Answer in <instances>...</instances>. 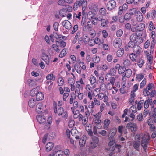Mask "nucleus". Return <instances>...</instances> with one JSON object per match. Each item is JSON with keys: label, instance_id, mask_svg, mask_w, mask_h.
<instances>
[{"label": "nucleus", "instance_id": "obj_1", "mask_svg": "<svg viewBox=\"0 0 156 156\" xmlns=\"http://www.w3.org/2000/svg\"><path fill=\"white\" fill-rule=\"evenodd\" d=\"M100 16L98 15L95 11H89L87 16L89 20L87 22V26L88 28H92L93 25L96 26L98 23L99 20H100Z\"/></svg>", "mask_w": 156, "mask_h": 156}, {"label": "nucleus", "instance_id": "obj_2", "mask_svg": "<svg viewBox=\"0 0 156 156\" xmlns=\"http://www.w3.org/2000/svg\"><path fill=\"white\" fill-rule=\"evenodd\" d=\"M150 136L148 133L144 134L142 136V139L141 141V145L145 151L147 150V146L148 145Z\"/></svg>", "mask_w": 156, "mask_h": 156}, {"label": "nucleus", "instance_id": "obj_3", "mask_svg": "<svg viewBox=\"0 0 156 156\" xmlns=\"http://www.w3.org/2000/svg\"><path fill=\"white\" fill-rule=\"evenodd\" d=\"M98 142V138L95 136H93L92 138L91 141L87 147L88 149H94L97 147Z\"/></svg>", "mask_w": 156, "mask_h": 156}, {"label": "nucleus", "instance_id": "obj_4", "mask_svg": "<svg viewBox=\"0 0 156 156\" xmlns=\"http://www.w3.org/2000/svg\"><path fill=\"white\" fill-rule=\"evenodd\" d=\"M54 112L55 113H57L59 115H62L64 118H67L68 117V114L67 111H64V108L62 107H60L57 110V106H55Z\"/></svg>", "mask_w": 156, "mask_h": 156}, {"label": "nucleus", "instance_id": "obj_5", "mask_svg": "<svg viewBox=\"0 0 156 156\" xmlns=\"http://www.w3.org/2000/svg\"><path fill=\"white\" fill-rule=\"evenodd\" d=\"M115 143V140L113 138H111L108 142V145L110 147L108 150L111 151L109 153V155L110 156H112L115 153V146H112Z\"/></svg>", "mask_w": 156, "mask_h": 156}, {"label": "nucleus", "instance_id": "obj_6", "mask_svg": "<svg viewBox=\"0 0 156 156\" xmlns=\"http://www.w3.org/2000/svg\"><path fill=\"white\" fill-rule=\"evenodd\" d=\"M94 107V104L93 101H91L90 104L88 106L87 105V110L85 112V114L86 116H89L90 115V113L93 112Z\"/></svg>", "mask_w": 156, "mask_h": 156}, {"label": "nucleus", "instance_id": "obj_7", "mask_svg": "<svg viewBox=\"0 0 156 156\" xmlns=\"http://www.w3.org/2000/svg\"><path fill=\"white\" fill-rule=\"evenodd\" d=\"M74 119L78 118L79 121H81L83 118V115L79 112L78 110L75 111V110H71Z\"/></svg>", "mask_w": 156, "mask_h": 156}, {"label": "nucleus", "instance_id": "obj_8", "mask_svg": "<svg viewBox=\"0 0 156 156\" xmlns=\"http://www.w3.org/2000/svg\"><path fill=\"white\" fill-rule=\"evenodd\" d=\"M116 2L114 0H111L107 3V8L109 11H111L116 7Z\"/></svg>", "mask_w": 156, "mask_h": 156}, {"label": "nucleus", "instance_id": "obj_9", "mask_svg": "<svg viewBox=\"0 0 156 156\" xmlns=\"http://www.w3.org/2000/svg\"><path fill=\"white\" fill-rule=\"evenodd\" d=\"M113 44L115 48H118L121 47L122 44V40L120 38H115L114 40Z\"/></svg>", "mask_w": 156, "mask_h": 156}, {"label": "nucleus", "instance_id": "obj_10", "mask_svg": "<svg viewBox=\"0 0 156 156\" xmlns=\"http://www.w3.org/2000/svg\"><path fill=\"white\" fill-rule=\"evenodd\" d=\"M92 124L93 127L96 128L98 129H100L102 127L101 120L99 119H95L92 122Z\"/></svg>", "mask_w": 156, "mask_h": 156}, {"label": "nucleus", "instance_id": "obj_11", "mask_svg": "<svg viewBox=\"0 0 156 156\" xmlns=\"http://www.w3.org/2000/svg\"><path fill=\"white\" fill-rule=\"evenodd\" d=\"M78 2V3L79 5V7H80L82 6V10L83 12L85 10L87 6V2L84 0H76Z\"/></svg>", "mask_w": 156, "mask_h": 156}, {"label": "nucleus", "instance_id": "obj_12", "mask_svg": "<svg viewBox=\"0 0 156 156\" xmlns=\"http://www.w3.org/2000/svg\"><path fill=\"white\" fill-rule=\"evenodd\" d=\"M133 50L134 53L137 55H140L143 51L141 48L137 45H134Z\"/></svg>", "mask_w": 156, "mask_h": 156}, {"label": "nucleus", "instance_id": "obj_13", "mask_svg": "<svg viewBox=\"0 0 156 156\" xmlns=\"http://www.w3.org/2000/svg\"><path fill=\"white\" fill-rule=\"evenodd\" d=\"M127 4L126 3L123 4L122 6H121L119 7L118 8V14L119 15L122 14L123 12L127 10Z\"/></svg>", "mask_w": 156, "mask_h": 156}, {"label": "nucleus", "instance_id": "obj_14", "mask_svg": "<svg viewBox=\"0 0 156 156\" xmlns=\"http://www.w3.org/2000/svg\"><path fill=\"white\" fill-rule=\"evenodd\" d=\"M126 127L128 129H130L132 132H135L137 128L136 124L132 123L127 124L126 125Z\"/></svg>", "mask_w": 156, "mask_h": 156}, {"label": "nucleus", "instance_id": "obj_15", "mask_svg": "<svg viewBox=\"0 0 156 156\" xmlns=\"http://www.w3.org/2000/svg\"><path fill=\"white\" fill-rule=\"evenodd\" d=\"M99 18H100V20H99L98 22L101 21V25L103 27H107L109 24V22L108 20L103 19V17L102 16H100Z\"/></svg>", "mask_w": 156, "mask_h": 156}, {"label": "nucleus", "instance_id": "obj_16", "mask_svg": "<svg viewBox=\"0 0 156 156\" xmlns=\"http://www.w3.org/2000/svg\"><path fill=\"white\" fill-rule=\"evenodd\" d=\"M36 119L40 124H43L45 122L46 120V118L44 115H38L36 117Z\"/></svg>", "mask_w": 156, "mask_h": 156}, {"label": "nucleus", "instance_id": "obj_17", "mask_svg": "<svg viewBox=\"0 0 156 156\" xmlns=\"http://www.w3.org/2000/svg\"><path fill=\"white\" fill-rule=\"evenodd\" d=\"M145 57L147 60L148 61L149 63L151 64L153 62V56L151 55V52L148 51H146L145 53Z\"/></svg>", "mask_w": 156, "mask_h": 156}, {"label": "nucleus", "instance_id": "obj_18", "mask_svg": "<svg viewBox=\"0 0 156 156\" xmlns=\"http://www.w3.org/2000/svg\"><path fill=\"white\" fill-rule=\"evenodd\" d=\"M87 136L86 135H83L80 140L79 142V145L80 147H83L85 145Z\"/></svg>", "mask_w": 156, "mask_h": 156}, {"label": "nucleus", "instance_id": "obj_19", "mask_svg": "<svg viewBox=\"0 0 156 156\" xmlns=\"http://www.w3.org/2000/svg\"><path fill=\"white\" fill-rule=\"evenodd\" d=\"M135 97V93H134V91H131V94L130 95V98L129 102V105H132L133 104Z\"/></svg>", "mask_w": 156, "mask_h": 156}, {"label": "nucleus", "instance_id": "obj_20", "mask_svg": "<svg viewBox=\"0 0 156 156\" xmlns=\"http://www.w3.org/2000/svg\"><path fill=\"white\" fill-rule=\"evenodd\" d=\"M62 25L66 29H69L71 28L70 22L67 20H65L62 22Z\"/></svg>", "mask_w": 156, "mask_h": 156}, {"label": "nucleus", "instance_id": "obj_21", "mask_svg": "<svg viewBox=\"0 0 156 156\" xmlns=\"http://www.w3.org/2000/svg\"><path fill=\"white\" fill-rule=\"evenodd\" d=\"M37 104L36 100L34 98L30 99L28 101V105L31 108L34 107Z\"/></svg>", "mask_w": 156, "mask_h": 156}, {"label": "nucleus", "instance_id": "obj_22", "mask_svg": "<svg viewBox=\"0 0 156 156\" xmlns=\"http://www.w3.org/2000/svg\"><path fill=\"white\" fill-rule=\"evenodd\" d=\"M136 19L138 22H141L143 20V16L142 14L140 11H138L136 14Z\"/></svg>", "mask_w": 156, "mask_h": 156}, {"label": "nucleus", "instance_id": "obj_23", "mask_svg": "<svg viewBox=\"0 0 156 156\" xmlns=\"http://www.w3.org/2000/svg\"><path fill=\"white\" fill-rule=\"evenodd\" d=\"M78 110L80 113H83L85 112L87 110V105H79Z\"/></svg>", "mask_w": 156, "mask_h": 156}, {"label": "nucleus", "instance_id": "obj_24", "mask_svg": "<svg viewBox=\"0 0 156 156\" xmlns=\"http://www.w3.org/2000/svg\"><path fill=\"white\" fill-rule=\"evenodd\" d=\"M117 130L116 128H114L110 129L109 131V138H113L114 136L116 134Z\"/></svg>", "mask_w": 156, "mask_h": 156}, {"label": "nucleus", "instance_id": "obj_25", "mask_svg": "<svg viewBox=\"0 0 156 156\" xmlns=\"http://www.w3.org/2000/svg\"><path fill=\"white\" fill-rule=\"evenodd\" d=\"M76 87H79V88H80V89H82L83 87L82 85H84V83L83 82L82 79L81 78L79 80H78L76 82Z\"/></svg>", "mask_w": 156, "mask_h": 156}, {"label": "nucleus", "instance_id": "obj_26", "mask_svg": "<svg viewBox=\"0 0 156 156\" xmlns=\"http://www.w3.org/2000/svg\"><path fill=\"white\" fill-rule=\"evenodd\" d=\"M41 58L45 62L47 65L49 64V58L48 55L44 53H43L41 57Z\"/></svg>", "mask_w": 156, "mask_h": 156}, {"label": "nucleus", "instance_id": "obj_27", "mask_svg": "<svg viewBox=\"0 0 156 156\" xmlns=\"http://www.w3.org/2000/svg\"><path fill=\"white\" fill-rule=\"evenodd\" d=\"M110 121L109 119H107L104 121L103 128L105 130H107L110 124Z\"/></svg>", "mask_w": 156, "mask_h": 156}, {"label": "nucleus", "instance_id": "obj_28", "mask_svg": "<svg viewBox=\"0 0 156 156\" xmlns=\"http://www.w3.org/2000/svg\"><path fill=\"white\" fill-rule=\"evenodd\" d=\"M88 80L90 82L91 85L94 84L96 82V79L95 76L91 75L88 78Z\"/></svg>", "mask_w": 156, "mask_h": 156}, {"label": "nucleus", "instance_id": "obj_29", "mask_svg": "<svg viewBox=\"0 0 156 156\" xmlns=\"http://www.w3.org/2000/svg\"><path fill=\"white\" fill-rule=\"evenodd\" d=\"M54 144L52 142H49L47 143L45 146V148L46 151H49L53 148Z\"/></svg>", "mask_w": 156, "mask_h": 156}, {"label": "nucleus", "instance_id": "obj_30", "mask_svg": "<svg viewBox=\"0 0 156 156\" xmlns=\"http://www.w3.org/2000/svg\"><path fill=\"white\" fill-rule=\"evenodd\" d=\"M124 48H119L117 51L116 55L117 56L119 57H121L124 54Z\"/></svg>", "mask_w": 156, "mask_h": 156}, {"label": "nucleus", "instance_id": "obj_31", "mask_svg": "<svg viewBox=\"0 0 156 156\" xmlns=\"http://www.w3.org/2000/svg\"><path fill=\"white\" fill-rule=\"evenodd\" d=\"M138 55L135 53H131L129 54V57L131 61L136 62Z\"/></svg>", "mask_w": 156, "mask_h": 156}, {"label": "nucleus", "instance_id": "obj_32", "mask_svg": "<svg viewBox=\"0 0 156 156\" xmlns=\"http://www.w3.org/2000/svg\"><path fill=\"white\" fill-rule=\"evenodd\" d=\"M44 98L43 94L41 92H38L36 94V98L37 101L41 100Z\"/></svg>", "mask_w": 156, "mask_h": 156}, {"label": "nucleus", "instance_id": "obj_33", "mask_svg": "<svg viewBox=\"0 0 156 156\" xmlns=\"http://www.w3.org/2000/svg\"><path fill=\"white\" fill-rule=\"evenodd\" d=\"M76 128L75 127H73L72 129L71 130V131L69 129H67L66 131V133L67 134V137L68 138H69L70 137V132L72 134H75L76 133Z\"/></svg>", "mask_w": 156, "mask_h": 156}, {"label": "nucleus", "instance_id": "obj_34", "mask_svg": "<svg viewBox=\"0 0 156 156\" xmlns=\"http://www.w3.org/2000/svg\"><path fill=\"white\" fill-rule=\"evenodd\" d=\"M133 145L134 148L136 150L138 151H140V142H138L136 141H134L133 143Z\"/></svg>", "mask_w": 156, "mask_h": 156}, {"label": "nucleus", "instance_id": "obj_35", "mask_svg": "<svg viewBox=\"0 0 156 156\" xmlns=\"http://www.w3.org/2000/svg\"><path fill=\"white\" fill-rule=\"evenodd\" d=\"M46 79L48 80L54 81L55 79V76L52 73L49 74L46 76Z\"/></svg>", "mask_w": 156, "mask_h": 156}, {"label": "nucleus", "instance_id": "obj_36", "mask_svg": "<svg viewBox=\"0 0 156 156\" xmlns=\"http://www.w3.org/2000/svg\"><path fill=\"white\" fill-rule=\"evenodd\" d=\"M42 104L41 103H38L36 106V110L38 114L41 113L42 111Z\"/></svg>", "mask_w": 156, "mask_h": 156}, {"label": "nucleus", "instance_id": "obj_37", "mask_svg": "<svg viewBox=\"0 0 156 156\" xmlns=\"http://www.w3.org/2000/svg\"><path fill=\"white\" fill-rule=\"evenodd\" d=\"M151 102V98H148L145 101H144V108L145 109L147 108L149 106V102Z\"/></svg>", "mask_w": 156, "mask_h": 156}, {"label": "nucleus", "instance_id": "obj_38", "mask_svg": "<svg viewBox=\"0 0 156 156\" xmlns=\"http://www.w3.org/2000/svg\"><path fill=\"white\" fill-rule=\"evenodd\" d=\"M76 98V96L74 93L73 92L70 94V98L69 99V103L70 104H72L74 101L73 100H75Z\"/></svg>", "mask_w": 156, "mask_h": 156}, {"label": "nucleus", "instance_id": "obj_39", "mask_svg": "<svg viewBox=\"0 0 156 156\" xmlns=\"http://www.w3.org/2000/svg\"><path fill=\"white\" fill-rule=\"evenodd\" d=\"M102 84L100 85V89L102 90H105V89L110 90L111 87H108V86H106V85L103 83H101Z\"/></svg>", "mask_w": 156, "mask_h": 156}, {"label": "nucleus", "instance_id": "obj_40", "mask_svg": "<svg viewBox=\"0 0 156 156\" xmlns=\"http://www.w3.org/2000/svg\"><path fill=\"white\" fill-rule=\"evenodd\" d=\"M143 41V40L142 37L137 35L136 40L134 42V43L138 44H140Z\"/></svg>", "mask_w": 156, "mask_h": 156}, {"label": "nucleus", "instance_id": "obj_41", "mask_svg": "<svg viewBox=\"0 0 156 156\" xmlns=\"http://www.w3.org/2000/svg\"><path fill=\"white\" fill-rule=\"evenodd\" d=\"M52 48L57 53H59L60 51L58 45L54 44L52 45Z\"/></svg>", "mask_w": 156, "mask_h": 156}, {"label": "nucleus", "instance_id": "obj_42", "mask_svg": "<svg viewBox=\"0 0 156 156\" xmlns=\"http://www.w3.org/2000/svg\"><path fill=\"white\" fill-rule=\"evenodd\" d=\"M38 92V90L37 88H34L30 91V95L32 96H34Z\"/></svg>", "mask_w": 156, "mask_h": 156}, {"label": "nucleus", "instance_id": "obj_43", "mask_svg": "<svg viewBox=\"0 0 156 156\" xmlns=\"http://www.w3.org/2000/svg\"><path fill=\"white\" fill-rule=\"evenodd\" d=\"M132 74V71L130 69H127L125 71L124 75L128 78H129Z\"/></svg>", "mask_w": 156, "mask_h": 156}, {"label": "nucleus", "instance_id": "obj_44", "mask_svg": "<svg viewBox=\"0 0 156 156\" xmlns=\"http://www.w3.org/2000/svg\"><path fill=\"white\" fill-rule=\"evenodd\" d=\"M144 76L142 73L137 74L136 76L135 80L138 82L140 81L144 78Z\"/></svg>", "mask_w": 156, "mask_h": 156}, {"label": "nucleus", "instance_id": "obj_45", "mask_svg": "<svg viewBox=\"0 0 156 156\" xmlns=\"http://www.w3.org/2000/svg\"><path fill=\"white\" fill-rule=\"evenodd\" d=\"M91 126L90 125L87 126L86 128V130L88 132V135L90 136H92L93 134V133L91 130Z\"/></svg>", "mask_w": 156, "mask_h": 156}, {"label": "nucleus", "instance_id": "obj_46", "mask_svg": "<svg viewBox=\"0 0 156 156\" xmlns=\"http://www.w3.org/2000/svg\"><path fill=\"white\" fill-rule=\"evenodd\" d=\"M145 24L143 23H140L137 26L136 29L139 31L143 30L145 28Z\"/></svg>", "mask_w": 156, "mask_h": 156}, {"label": "nucleus", "instance_id": "obj_47", "mask_svg": "<svg viewBox=\"0 0 156 156\" xmlns=\"http://www.w3.org/2000/svg\"><path fill=\"white\" fill-rule=\"evenodd\" d=\"M131 64L130 61L128 59H125L123 62V66L124 67H127L129 66Z\"/></svg>", "mask_w": 156, "mask_h": 156}, {"label": "nucleus", "instance_id": "obj_48", "mask_svg": "<svg viewBox=\"0 0 156 156\" xmlns=\"http://www.w3.org/2000/svg\"><path fill=\"white\" fill-rule=\"evenodd\" d=\"M90 39L87 34H85L83 36V41L85 44H87L88 43Z\"/></svg>", "mask_w": 156, "mask_h": 156}, {"label": "nucleus", "instance_id": "obj_49", "mask_svg": "<svg viewBox=\"0 0 156 156\" xmlns=\"http://www.w3.org/2000/svg\"><path fill=\"white\" fill-rule=\"evenodd\" d=\"M73 104V106L71 107V110H75V109L79 108L78 102L77 101L75 100Z\"/></svg>", "mask_w": 156, "mask_h": 156}, {"label": "nucleus", "instance_id": "obj_50", "mask_svg": "<svg viewBox=\"0 0 156 156\" xmlns=\"http://www.w3.org/2000/svg\"><path fill=\"white\" fill-rule=\"evenodd\" d=\"M115 80V79L114 77H112L110 79V82L107 83V86L110 85L111 86L110 87H112L114 85Z\"/></svg>", "mask_w": 156, "mask_h": 156}, {"label": "nucleus", "instance_id": "obj_51", "mask_svg": "<svg viewBox=\"0 0 156 156\" xmlns=\"http://www.w3.org/2000/svg\"><path fill=\"white\" fill-rule=\"evenodd\" d=\"M144 102V100H141L139 101L137 104V109L138 110H140L141 109Z\"/></svg>", "mask_w": 156, "mask_h": 156}, {"label": "nucleus", "instance_id": "obj_52", "mask_svg": "<svg viewBox=\"0 0 156 156\" xmlns=\"http://www.w3.org/2000/svg\"><path fill=\"white\" fill-rule=\"evenodd\" d=\"M145 62L144 60L142 59H140L137 62V65L140 68H141Z\"/></svg>", "mask_w": 156, "mask_h": 156}, {"label": "nucleus", "instance_id": "obj_53", "mask_svg": "<svg viewBox=\"0 0 156 156\" xmlns=\"http://www.w3.org/2000/svg\"><path fill=\"white\" fill-rule=\"evenodd\" d=\"M80 66L78 64H75L74 66L75 70L79 74H80L81 73V69Z\"/></svg>", "mask_w": 156, "mask_h": 156}, {"label": "nucleus", "instance_id": "obj_54", "mask_svg": "<svg viewBox=\"0 0 156 156\" xmlns=\"http://www.w3.org/2000/svg\"><path fill=\"white\" fill-rule=\"evenodd\" d=\"M57 82L59 86H62L64 83V80L62 77H59L58 79Z\"/></svg>", "mask_w": 156, "mask_h": 156}, {"label": "nucleus", "instance_id": "obj_55", "mask_svg": "<svg viewBox=\"0 0 156 156\" xmlns=\"http://www.w3.org/2000/svg\"><path fill=\"white\" fill-rule=\"evenodd\" d=\"M137 35L136 33H133L130 36V39L131 41L135 42L136 39Z\"/></svg>", "mask_w": 156, "mask_h": 156}, {"label": "nucleus", "instance_id": "obj_56", "mask_svg": "<svg viewBox=\"0 0 156 156\" xmlns=\"http://www.w3.org/2000/svg\"><path fill=\"white\" fill-rule=\"evenodd\" d=\"M137 111V108L134 105H132L130 108L129 112L136 113Z\"/></svg>", "mask_w": 156, "mask_h": 156}, {"label": "nucleus", "instance_id": "obj_57", "mask_svg": "<svg viewBox=\"0 0 156 156\" xmlns=\"http://www.w3.org/2000/svg\"><path fill=\"white\" fill-rule=\"evenodd\" d=\"M146 88L148 90L151 91L154 90V87L153 83H151L148 84Z\"/></svg>", "mask_w": 156, "mask_h": 156}, {"label": "nucleus", "instance_id": "obj_58", "mask_svg": "<svg viewBox=\"0 0 156 156\" xmlns=\"http://www.w3.org/2000/svg\"><path fill=\"white\" fill-rule=\"evenodd\" d=\"M94 62L96 63H98L100 60V58L99 56H97L96 55H94L93 60Z\"/></svg>", "mask_w": 156, "mask_h": 156}, {"label": "nucleus", "instance_id": "obj_59", "mask_svg": "<svg viewBox=\"0 0 156 156\" xmlns=\"http://www.w3.org/2000/svg\"><path fill=\"white\" fill-rule=\"evenodd\" d=\"M67 49L66 48H64L60 53L59 56L60 58H62L66 54Z\"/></svg>", "mask_w": 156, "mask_h": 156}, {"label": "nucleus", "instance_id": "obj_60", "mask_svg": "<svg viewBox=\"0 0 156 156\" xmlns=\"http://www.w3.org/2000/svg\"><path fill=\"white\" fill-rule=\"evenodd\" d=\"M125 68L124 67L121 66L118 69V73L119 74H122L125 72Z\"/></svg>", "mask_w": 156, "mask_h": 156}, {"label": "nucleus", "instance_id": "obj_61", "mask_svg": "<svg viewBox=\"0 0 156 156\" xmlns=\"http://www.w3.org/2000/svg\"><path fill=\"white\" fill-rule=\"evenodd\" d=\"M63 9H66L65 8L62 9L59 12V15L60 16L64 17L66 14L67 12L66 11L63 10Z\"/></svg>", "mask_w": 156, "mask_h": 156}, {"label": "nucleus", "instance_id": "obj_62", "mask_svg": "<svg viewBox=\"0 0 156 156\" xmlns=\"http://www.w3.org/2000/svg\"><path fill=\"white\" fill-rule=\"evenodd\" d=\"M131 17V13H126L124 16V20H129L130 19Z\"/></svg>", "mask_w": 156, "mask_h": 156}, {"label": "nucleus", "instance_id": "obj_63", "mask_svg": "<svg viewBox=\"0 0 156 156\" xmlns=\"http://www.w3.org/2000/svg\"><path fill=\"white\" fill-rule=\"evenodd\" d=\"M99 12L103 15H105L106 13V11L105 8H101L99 10Z\"/></svg>", "mask_w": 156, "mask_h": 156}, {"label": "nucleus", "instance_id": "obj_64", "mask_svg": "<svg viewBox=\"0 0 156 156\" xmlns=\"http://www.w3.org/2000/svg\"><path fill=\"white\" fill-rule=\"evenodd\" d=\"M75 124V122L74 120L70 119L69 120L68 123V126L69 127L71 128L73 127Z\"/></svg>", "mask_w": 156, "mask_h": 156}]
</instances>
